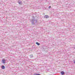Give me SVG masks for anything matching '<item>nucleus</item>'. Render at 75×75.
Segmentation results:
<instances>
[{
  "label": "nucleus",
  "mask_w": 75,
  "mask_h": 75,
  "mask_svg": "<svg viewBox=\"0 0 75 75\" xmlns=\"http://www.w3.org/2000/svg\"><path fill=\"white\" fill-rule=\"evenodd\" d=\"M1 68L2 69H4L5 68V67L4 66L2 65L1 67Z\"/></svg>",
  "instance_id": "423d86ee"
},
{
  "label": "nucleus",
  "mask_w": 75,
  "mask_h": 75,
  "mask_svg": "<svg viewBox=\"0 0 75 75\" xmlns=\"http://www.w3.org/2000/svg\"><path fill=\"white\" fill-rule=\"evenodd\" d=\"M51 6H50L49 7V8H51Z\"/></svg>",
  "instance_id": "9d476101"
},
{
  "label": "nucleus",
  "mask_w": 75,
  "mask_h": 75,
  "mask_svg": "<svg viewBox=\"0 0 75 75\" xmlns=\"http://www.w3.org/2000/svg\"><path fill=\"white\" fill-rule=\"evenodd\" d=\"M44 18H49V16L47 15H45L44 16Z\"/></svg>",
  "instance_id": "f257e3e1"
},
{
  "label": "nucleus",
  "mask_w": 75,
  "mask_h": 75,
  "mask_svg": "<svg viewBox=\"0 0 75 75\" xmlns=\"http://www.w3.org/2000/svg\"><path fill=\"white\" fill-rule=\"evenodd\" d=\"M34 21H35V20L34 19H33L32 21V24H32L33 25H34Z\"/></svg>",
  "instance_id": "f03ea898"
},
{
  "label": "nucleus",
  "mask_w": 75,
  "mask_h": 75,
  "mask_svg": "<svg viewBox=\"0 0 75 75\" xmlns=\"http://www.w3.org/2000/svg\"><path fill=\"white\" fill-rule=\"evenodd\" d=\"M36 75H40V74H36Z\"/></svg>",
  "instance_id": "1a4fd4ad"
},
{
  "label": "nucleus",
  "mask_w": 75,
  "mask_h": 75,
  "mask_svg": "<svg viewBox=\"0 0 75 75\" xmlns=\"http://www.w3.org/2000/svg\"><path fill=\"white\" fill-rule=\"evenodd\" d=\"M74 64H75V60H74Z\"/></svg>",
  "instance_id": "9b49d317"
},
{
  "label": "nucleus",
  "mask_w": 75,
  "mask_h": 75,
  "mask_svg": "<svg viewBox=\"0 0 75 75\" xmlns=\"http://www.w3.org/2000/svg\"><path fill=\"white\" fill-rule=\"evenodd\" d=\"M61 74H62V75H64L65 74V72H64L63 71H62L61 72Z\"/></svg>",
  "instance_id": "20e7f679"
},
{
  "label": "nucleus",
  "mask_w": 75,
  "mask_h": 75,
  "mask_svg": "<svg viewBox=\"0 0 75 75\" xmlns=\"http://www.w3.org/2000/svg\"><path fill=\"white\" fill-rule=\"evenodd\" d=\"M18 2L19 4H22V2L21 1H18Z\"/></svg>",
  "instance_id": "39448f33"
},
{
  "label": "nucleus",
  "mask_w": 75,
  "mask_h": 75,
  "mask_svg": "<svg viewBox=\"0 0 75 75\" xmlns=\"http://www.w3.org/2000/svg\"><path fill=\"white\" fill-rule=\"evenodd\" d=\"M36 21V22H37V21Z\"/></svg>",
  "instance_id": "f8f14e48"
},
{
  "label": "nucleus",
  "mask_w": 75,
  "mask_h": 75,
  "mask_svg": "<svg viewBox=\"0 0 75 75\" xmlns=\"http://www.w3.org/2000/svg\"><path fill=\"white\" fill-rule=\"evenodd\" d=\"M30 58H32V57H33V54H30Z\"/></svg>",
  "instance_id": "6e6552de"
},
{
  "label": "nucleus",
  "mask_w": 75,
  "mask_h": 75,
  "mask_svg": "<svg viewBox=\"0 0 75 75\" xmlns=\"http://www.w3.org/2000/svg\"><path fill=\"white\" fill-rule=\"evenodd\" d=\"M74 49H75V47L74 48Z\"/></svg>",
  "instance_id": "ddd939ff"
},
{
  "label": "nucleus",
  "mask_w": 75,
  "mask_h": 75,
  "mask_svg": "<svg viewBox=\"0 0 75 75\" xmlns=\"http://www.w3.org/2000/svg\"><path fill=\"white\" fill-rule=\"evenodd\" d=\"M36 44H37V45H40V43H39L38 42H36Z\"/></svg>",
  "instance_id": "0eeeda50"
},
{
  "label": "nucleus",
  "mask_w": 75,
  "mask_h": 75,
  "mask_svg": "<svg viewBox=\"0 0 75 75\" xmlns=\"http://www.w3.org/2000/svg\"><path fill=\"white\" fill-rule=\"evenodd\" d=\"M2 63L4 64H5V63H6V60L5 59H3L2 60Z\"/></svg>",
  "instance_id": "7ed1b4c3"
}]
</instances>
